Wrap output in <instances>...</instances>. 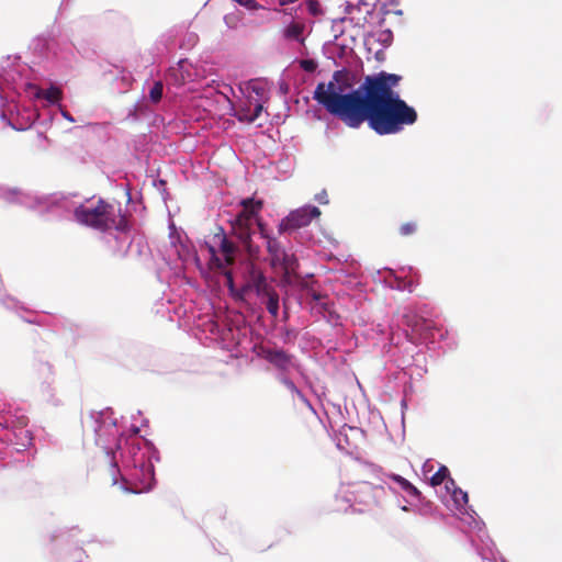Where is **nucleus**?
Listing matches in <instances>:
<instances>
[{"label": "nucleus", "mask_w": 562, "mask_h": 562, "mask_svg": "<svg viewBox=\"0 0 562 562\" xmlns=\"http://www.w3.org/2000/svg\"><path fill=\"white\" fill-rule=\"evenodd\" d=\"M256 223H257L258 231H259V234L261 235V237L265 238L266 240L268 238H270L271 236L268 234L266 225L261 222V220L259 218Z\"/></svg>", "instance_id": "obj_25"}, {"label": "nucleus", "mask_w": 562, "mask_h": 562, "mask_svg": "<svg viewBox=\"0 0 562 562\" xmlns=\"http://www.w3.org/2000/svg\"><path fill=\"white\" fill-rule=\"evenodd\" d=\"M304 31V24L299 22H293L288 25L284 30V37L288 40L300 41Z\"/></svg>", "instance_id": "obj_17"}, {"label": "nucleus", "mask_w": 562, "mask_h": 562, "mask_svg": "<svg viewBox=\"0 0 562 562\" xmlns=\"http://www.w3.org/2000/svg\"><path fill=\"white\" fill-rule=\"evenodd\" d=\"M164 86L161 81H156L149 91V99L158 103L162 98Z\"/></svg>", "instance_id": "obj_19"}, {"label": "nucleus", "mask_w": 562, "mask_h": 562, "mask_svg": "<svg viewBox=\"0 0 562 562\" xmlns=\"http://www.w3.org/2000/svg\"><path fill=\"white\" fill-rule=\"evenodd\" d=\"M349 494V501L371 508L380 503L381 497L384 495V488L369 482H359L352 484Z\"/></svg>", "instance_id": "obj_5"}, {"label": "nucleus", "mask_w": 562, "mask_h": 562, "mask_svg": "<svg viewBox=\"0 0 562 562\" xmlns=\"http://www.w3.org/2000/svg\"><path fill=\"white\" fill-rule=\"evenodd\" d=\"M262 297L267 299L266 307L267 311L273 316L277 317L279 313V295L273 288L268 291V293L263 294Z\"/></svg>", "instance_id": "obj_16"}, {"label": "nucleus", "mask_w": 562, "mask_h": 562, "mask_svg": "<svg viewBox=\"0 0 562 562\" xmlns=\"http://www.w3.org/2000/svg\"><path fill=\"white\" fill-rule=\"evenodd\" d=\"M61 115L69 122H74V117L69 114V112L61 110Z\"/></svg>", "instance_id": "obj_28"}, {"label": "nucleus", "mask_w": 562, "mask_h": 562, "mask_svg": "<svg viewBox=\"0 0 562 562\" xmlns=\"http://www.w3.org/2000/svg\"><path fill=\"white\" fill-rule=\"evenodd\" d=\"M254 351L259 358L265 359L282 372H289L293 367V356L283 349L271 348L266 345H256Z\"/></svg>", "instance_id": "obj_6"}, {"label": "nucleus", "mask_w": 562, "mask_h": 562, "mask_svg": "<svg viewBox=\"0 0 562 562\" xmlns=\"http://www.w3.org/2000/svg\"><path fill=\"white\" fill-rule=\"evenodd\" d=\"M262 109H263V108H262V104H260V103H256L255 109H254V112H252L250 115H248V116H247V121H248V122H254V121H256V120L260 116V114H261V112H262Z\"/></svg>", "instance_id": "obj_24"}, {"label": "nucleus", "mask_w": 562, "mask_h": 562, "mask_svg": "<svg viewBox=\"0 0 562 562\" xmlns=\"http://www.w3.org/2000/svg\"><path fill=\"white\" fill-rule=\"evenodd\" d=\"M117 471H119V470H117V468H116L115 465H114V467H112V472H113V473H115V472H117Z\"/></svg>", "instance_id": "obj_29"}, {"label": "nucleus", "mask_w": 562, "mask_h": 562, "mask_svg": "<svg viewBox=\"0 0 562 562\" xmlns=\"http://www.w3.org/2000/svg\"><path fill=\"white\" fill-rule=\"evenodd\" d=\"M311 296H312V300H313L314 302H319V303H321V305H322V307L324 308V311H328V305H327V303L323 302V300H324V299H326V295H323V294H321V293H318V292L313 291V292L311 293Z\"/></svg>", "instance_id": "obj_23"}, {"label": "nucleus", "mask_w": 562, "mask_h": 562, "mask_svg": "<svg viewBox=\"0 0 562 562\" xmlns=\"http://www.w3.org/2000/svg\"><path fill=\"white\" fill-rule=\"evenodd\" d=\"M315 200L319 203V204H328V194L326 192V190H323L321 193H317L315 195Z\"/></svg>", "instance_id": "obj_26"}, {"label": "nucleus", "mask_w": 562, "mask_h": 562, "mask_svg": "<svg viewBox=\"0 0 562 562\" xmlns=\"http://www.w3.org/2000/svg\"><path fill=\"white\" fill-rule=\"evenodd\" d=\"M267 250L270 255V262L272 267H277V261L281 258H283V252L285 251L280 243L274 238L270 237L267 240Z\"/></svg>", "instance_id": "obj_12"}, {"label": "nucleus", "mask_w": 562, "mask_h": 562, "mask_svg": "<svg viewBox=\"0 0 562 562\" xmlns=\"http://www.w3.org/2000/svg\"><path fill=\"white\" fill-rule=\"evenodd\" d=\"M446 488L447 491L452 490V498L458 506H463L468 503V494L461 488L457 487L452 479L447 481Z\"/></svg>", "instance_id": "obj_15"}, {"label": "nucleus", "mask_w": 562, "mask_h": 562, "mask_svg": "<svg viewBox=\"0 0 562 562\" xmlns=\"http://www.w3.org/2000/svg\"><path fill=\"white\" fill-rule=\"evenodd\" d=\"M35 98L44 99L50 104H55L63 99V91L60 88L50 86L48 89H36Z\"/></svg>", "instance_id": "obj_11"}, {"label": "nucleus", "mask_w": 562, "mask_h": 562, "mask_svg": "<svg viewBox=\"0 0 562 562\" xmlns=\"http://www.w3.org/2000/svg\"><path fill=\"white\" fill-rule=\"evenodd\" d=\"M206 248L210 254L209 269L213 272L222 273L226 278L227 286L233 290L234 278L229 267L235 263L238 247L223 234L220 241L221 256L214 246L206 245Z\"/></svg>", "instance_id": "obj_3"}, {"label": "nucleus", "mask_w": 562, "mask_h": 562, "mask_svg": "<svg viewBox=\"0 0 562 562\" xmlns=\"http://www.w3.org/2000/svg\"><path fill=\"white\" fill-rule=\"evenodd\" d=\"M418 229V225L416 222H407L400 226L398 233L403 237H408L414 235Z\"/></svg>", "instance_id": "obj_20"}, {"label": "nucleus", "mask_w": 562, "mask_h": 562, "mask_svg": "<svg viewBox=\"0 0 562 562\" xmlns=\"http://www.w3.org/2000/svg\"><path fill=\"white\" fill-rule=\"evenodd\" d=\"M233 1L250 11H255V10H258L261 8V5L256 0H233Z\"/></svg>", "instance_id": "obj_21"}, {"label": "nucleus", "mask_w": 562, "mask_h": 562, "mask_svg": "<svg viewBox=\"0 0 562 562\" xmlns=\"http://www.w3.org/2000/svg\"><path fill=\"white\" fill-rule=\"evenodd\" d=\"M300 67L307 72H314L317 68V63L314 59H302L300 60Z\"/></svg>", "instance_id": "obj_22"}, {"label": "nucleus", "mask_w": 562, "mask_h": 562, "mask_svg": "<svg viewBox=\"0 0 562 562\" xmlns=\"http://www.w3.org/2000/svg\"><path fill=\"white\" fill-rule=\"evenodd\" d=\"M74 215L78 223L100 232L115 229L126 233L131 228L126 214L103 199H99L94 206L76 207Z\"/></svg>", "instance_id": "obj_2"}, {"label": "nucleus", "mask_w": 562, "mask_h": 562, "mask_svg": "<svg viewBox=\"0 0 562 562\" xmlns=\"http://www.w3.org/2000/svg\"><path fill=\"white\" fill-rule=\"evenodd\" d=\"M252 225L238 223L234 221L232 223L233 235L243 244L250 256L258 254V248H254L251 244Z\"/></svg>", "instance_id": "obj_9"}, {"label": "nucleus", "mask_w": 562, "mask_h": 562, "mask_svg": "<svg viewBox=\"0 0 562 562\" xmlns=\"http://www.w3.org/2000/svg\"><path fill=\"white\" fill-rule=\"evenodd\" d=\"M283 382L291 391L299 392L297 387L292 381L285 379Z\"/></svg>", "instance_id": "obj_27"}, {"label": "nucleus", "mask_w": 562, "mask_h": 562, "mask_svg": "<svg viewBox=\"0 0 562 562\" xmlns=\"http://www.w3.org/2000/svg\"><path fill=\"white\" fill-rule=\"evenodd\" d=\"M272 286L267 282V278L263 272L257 269L254 265L248 267V272L245 279V283L240 288V292L244 295L254 292L257 296H263L268 293Z\"/></svg>", "instance_id": "obj_7"}, {"label": "nucleus", "mask_w": 562, "mask_h": 562, "mask_svg": "<svg viewBox=\"0 0 562 562\" xmlns=\"http://www.w3.org/2000/svg\"><path fill=\"white\" fill-rule=\"evenodd\" d=\"M407 325L413 329L414 333L424 336L425 338L426 333L432 328L431 321L417 315L407 316Z\"/></svg>", "instance_id": "obj_10"}, {"label": "nucleus", "mask_w": 562, "mask_h": 562, "mask_svg": "<svg viewBox=\"0 0 562 562\" xmlns=\"http://www.w3.org/2000/svg\"><path fill=\"white\" fill-rule=\"evenodd\" d=\"M449 470L447 467L441 465L436 473L430 477V484L432 486H438L443 483L447 479L449 480Z\"/></svg>", "instance_id": "obj_18"}, {"label": "nucleus", "mask_w": 562, "mask_h": 562, "mask_svg": "<svg viewBox=\"0 0 562 562\" xmlns=\"http://www.w3.org/2000/svg\"><path fill=\"white\" fill-rule=\"evenodd\" d=\"M401 80L400 75L380 71L366 76L353 89L351 72L340 69L327 83H317L313 99L350 128L367 122L378 135L397 134L418 119L416 110L394 90Z\"/></svg>", "instance_id": "obj_1"}, {"label": "nucleus", "mask_w": 562, "mask_h": 562, "mask_svg": "<svg viewBox=\"0 0 562 562\" xmlns=\"http://www.w3.org/2000/svg\"><path fill=\"white\" fill-rule=\"evenodd\" d=\"M240 205L243 210L237 214L234 221L252 225L260 218L259 213L263 205L262 201L248 198L241 200Z\"/></svg>", "instance_id": "obj_8"}, {"label": "nucleus", "mask_w": 562, "mask_h": 562, "mask_svg": "<svg viewBox=\"0 0 562 562\" xmlns=\"http://www.w3.org/2000/svg\"><path fill=\"white\" fill-rule=\"evenodd\" d=\"M321 214L319 209L313 205H304L293 210L280 222L278 232L284 234L306 227L314 218H318Z\"/></svg>", "instance_id": "obj_4"}, {"label": "nucleus", "mask_w": 562, "mask_h": 562, "mask_svg": "<svg viewBox=\"0 0 562 562\" xmlns=\"http://www.w3.org/2000/svg\"><path fill=\"white\" fill-rule=\"evenodd\" d=\"M277 267H281L284 270V274L290 276L294 273L296 268L299 267L297 260L293 255H289L288 252H283V258L277 261Z\"/></svg>", "instance_id": "obj_14"}, {"label": "nucleus", "mask_w": 562, "mask_h": 562, "mask_svg": "<svg viewBox=\"0 0 562 562\" xmlns=\"http://www.w3.org/2000/svg\"><path fill=\"white\" fill-rule=\"evenodd\" d=\"M387 477L390 480H392L393 482L397 483L400 485V487L404 492H406L409 496H413V497H416V498L420 497V492L417 490V487H415L405 477H403V476H401L398 474H394V473L389 474Z\"/></svg>", "instance_id": "obj_13"}]
</instances>
